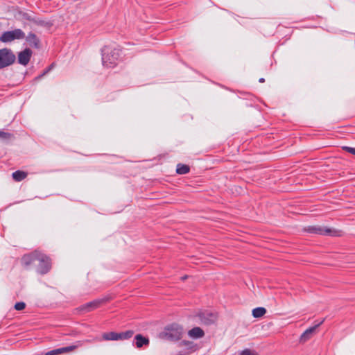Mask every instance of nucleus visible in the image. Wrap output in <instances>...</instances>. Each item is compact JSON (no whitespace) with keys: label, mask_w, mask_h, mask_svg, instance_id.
<instances>
[{"label":"nucleus","mask_w":355,"mask_h":355,"mask_svg":"<svg viewBox=\"0 0 355 355\" xmlns=\"http://www.w3.org/2000/svg\"><path fill=\"white\" fill-rule=\"evenodd\" d=\"M39 266H45V263H41L38 262L37 267H38Z\"/></svg>","instance_id":"nucleus-27"},{"label":"nucleus","mask_w":355,"mask_h":355,"mask_svg":"<svg viewBox=\"0 0 355 355\" xmlns=\"http://www.w3.org/2000/svg\"><path fill=\"white\" fill-rule=\"evenodd\" d=\"M150 343L148 338L142 336L141 334H137L135 336V344L137 348H141L143 346H148Z\"/></svg>","instance_id":"nucleus-12"},{"label":"nucleus","mask_w":355,"mask_h":355,"mask_svg":"<svg viewBox=\"0 0 355 355\" xmlns=\"http://www.w3.org/2000/svg\"><path fill=\"white\" fill-rule=\"evenodd\" d=\"M25 37V33L21 29H15L10 31H6L0 37L2 42H10L15 40H21Z\"/></svg>","instance_id":"nucleus-5"},{"label":"nucleus","mask_w":355,"mask_h":355,"mask_svg":"<svg viewBox=\"0 0 355 355\" xmlns=\"http://www.w3.org/2000/svg\"><path fill=\"white\" fill-rule=\"evenodd\" d=\"M25 307H26V304L24 302H17L15 305V309L17 311H21V310L24 309Z\"/></svg>","instance_id":"nucleus-21"},{"label":"nucleus","mask_w":355,"mask_h":355,"mask_svg":"<svg viewBox=\"0 0 355 355\" xmlns=\"http://www.w3.org/2000/svg\"><path fill=\"white\" fill-rule=\"evenodd\" d=\"M182 279H187V276L182 277Z\"/></svg>","instance_id":"nucleus-29"},{"label":"nucleus","mask_w":355,"mask_h":355,"mask_svg":"<svg viewBox=\"0 0 355 355\" xmlns=\"http://www.w3.org/2000/svg\"><path fill=\"white\" fill-rule=\"evenodd\" d=\"M324 321V319L318 322L313 327L307 329L300 336L301 342H306L311 338V336L315 333L316 329L320 327Z\"/></svg>","instance_id":"nucleus-8"},{"label":"nucleus","mask_w":355,"mask_h":355,"mask_svg":"<svg viewBox=\"0 0 355 355\" xmlns=\"http://www.w3.org/2000/svg\"><path fill=\"white\" fill-rule=\"evenodd\" d=\"M103 65L107 68H114L121 59V52L118 48L105 46L101 50Z\"/></svg>","instance_id":"nucleus-2"},{"label":"nucleus","mask_w":355,"mask_h":355,"mask_svg":"<svg viewBox=\"0 0 355 355\" xmlns=\"http://www.w3.org/2000/svg\"><path fill=\"white\" fill-rule=\"evenodd\" d=\"M118 332H107L103 334V338L105 340H118Z\"/></svg>","instance_id":"nucleus-15"},{"label":"nucleus","mask_w":355,"mask_h":355,"mask_svg":"<svg viewBox=\"0 0 355 355\" xmlns=\"http://www.w3.org/2000/svg\"><path fill=\"white\" fill-rule=\"evenodd\" d=\"M183 334V328L181 325L173 323L166 326L164 330L160 334L162 338L168 340H178Z\"/></svg>","instance_id":"nucleus-3"},{"label":"nucleus","mask_w":355,"mask_h":355,"mask_svg":"<svg viewBox=\"0 0 355 355\" xmlns=\"http://www.w3.org/2000/svg\"><path fill=\"white\" fill-rule=\"evenodd\" d=\"M266 313V309L263 307H257L252 310L254 318H261Z\"/></svg>","instance_id":"nucleus-19"},{"label":"nucleus","mask_w":355,"mask_h":355,"mask_svg":"<svg viewBox=\"0 0 355 355\" xmlns=\"http://www.w3.org/2000/svg\"><path fill=\"white\" fill-rule=\"evenodd\" d=\"M31 51L29 49H26L24 51L20 52L18 55V61L21 64L26 65L31 56Z\"/></svg>","instance_id":"nucleus-11"},{"label":"nucleus","mask_w":355,"mask_h":355,"mask_svg":"<svg viewBox=\"0 0 355 355\" xmlns=\"http://www.w3.org/2000/svg\"><path fill=\"white\" fill-rule=\"evenodd\" d=\"M342 148L345 151L355 155V148H352V147H349V146H343Z\"/></svg>","instance_id":"nucleus-22"},{"label":"nucleus","mask_w":355,"mask_h":355,"mask_svg":"<svg viewBox=\"0 0 355 355\" xmlns=\"http://www.w3.org/2000/svg\"><path fill=\"white\" fill-rule=\"evenodd\" d=\"M259 83H264L265 79L263 78H259Z\"/></svg>","instance_id":"nucleus-26"},{"label":"nucleus","mask_w":355,"mask_h":355,"mask_svg":"<svg viewBox=\"0 0 355 355\" xmlns=\"http://www.w3.org/2000/svg\"><path fill=\"white\" fill-rule=\"evenodd\" d=\"M188 336L195 339L201 338L205 336V332L200 327H196L188 331Z\"/></svg>","instance_id":"nucleus-13"},{"label":"nucleus","mask_w":355,"mask_h":355,"mask_svg":"<svg viewBox=\"0 0 355 355\" xmlns=\"http://www.w3.org/2000/svg\"><path fill=\"white\" fill-rule=\"evenodd\" d=\"M12 176L15 181L19 182L26 178L27 173L24 171H17L12 174Z\"/></svg>","instance_id":"nucleus-16"},{"label":"nucleus","mask_w":355,"mask_h":355,"mask_svg":"<svg viewBox=\"0 0 355 355\" xmlns=\"http://www.w3.org/2000/svg\"><path fill=\"white\" fill-rule=\"evenodd\" d=\"M239 355H256L253 352L249 349L243 350Z\"/></svg>","instance_id":"nucleus-23"},{"label":"nucleus","mask_w":355,"mask_h":355,"mask_svg":"<svg viewBox=\"0 0 355 355\" xmlns=\"http://www.w3.org/2000/svg\"><path fill=\"white\" fill-rule=\"evenodd\" d=\"M35 261L40 263H45V266H39L37 268V270L39 273L44 275L47 273L51 268V261L49 258L45 254L38 252L35 251L29 254H26L22 257L21 262L22 263L28 266L32 263H34Z\"/></svg>","instance_id":"nucleus-1"},{"label":"nucleus","mask_w":355,"mask_h":355,"mask_svg":"<svg viewBox=\"0 0 355 355\" xmlns=\"http://www.w3.org/2000/svg\"><path fill=\"white\" fill-rule=\"evenodd\" d=\"M111 299V297L107 295L103 297L98 298L90 302V311L94 310L105 304Z\"/></svg>","instance_id":"nucleus-10"},{"label":"nucleus","mask_w":355,"mask_h":355,"mask_svg":"<svg viewBox=\"0 0 355 355\" xmlns=\"http://www.w3.org/2000/svg\"><path fill=\"white\" fill-rule=\"evenodd\" d=\"M53 67V64H51L46 69L44 70V71L43 72V73L40 76L38 77V78L42 77L43 76L46 75V73H48Z\"/></svg>","instance_id":"nucleus-24"},{"label":"nucleus","mask_w":355,"mask_h":355,"mask_svg":"<svg viewBox=\"0 0 355 355\" xmlns=\"http://www.w3.org/2000/svg\"><path fill=\"white\" fill-rule=\"evenodd\" d=\"M190 168L188 165L178 164L177 165L176 172L178 174L184 175L187 174L189 172Z\"/></svg>","instance_id":"nucleus-17"},{"label":"nucleus","mask_w":355,"mask_h":355,"mask_svg":"<svg viewBox=\"0 0 355 355\" xmlns=\"http://www.w3.org/2000/svg\"><path fill=\"white\" fill-rule=\"evenodd\" d=\"M76 349V345H70L63 347L58 349L51 350L45 354V355H60L62 354H67L74 351Z\"/></svg>","instance_id":"nucleus-9"},{"label":"nucleus","mask_w":355,"mask_h":355,"mask_svg":"<svg viewBox=\"0 0 355 355\" xmlns=\"http://www.w3.org/2000/svg\"><path fill=\"white\" fill-rule=\"evenodd\" d=\"M304 232L310 234H315L319 235H329V236H337L338 235V231L334 229L328 227H322L320 226H308L304 228Z\"/></svg>","instance_id":"nucleus-4"},{"label":"nucleus","mask_w":355,"mask_h":355,"mask_svg":"<svg viewBox=\"0 0 355 355\" xmlns=\"http://www.w3.org/2000/svg\"><path fill=\"white\" fill-rule=\"evenodd\" d=\"M15 60V56L12 52L8 49L0 50V69L12 64Z\"/></svg>","instance_id":"nucleus-6"},{"label":"nucleus","mask_w":355,"mask_h":355,"mask_svg":"<svg viewBox=\"0 0 355 355\" xmlns=\"http://www.w3.org/2000/svg\"><path fill=\"white\" fill-rule=\"evenodd\" d=\"M26 40L34 46H37L39 43V40L34 33H29L26 37Z\"/></svg>","instance_id":"nucleus-20"},{"label":"nucleus","mask_w":355,"mask_h":355,"mask_svg":"<svg viewBox=\"0 0 355 355\" xmlns=\"http://www.w3.org/2000/svg\"><path fill=\"white\" fill-rule=\"evenodd\" d=\"M187 354H182V353L180 352V353H179V354H177V355H187Z\"/></svg>","instance_id":"nucleus-28"},{"label":"nucleus","mask_w":355,"mask_h":355,"mask_svg":"<svg viewBox=\"0 0 355 355\" xmlns=\"http://www.w3.org/2000/svg\"><path fill=\"white\" fill-rule=\"evenodd\" d=\"M134 334V331L132 330H128L124 332H120L119 333L118 336V340H128Z\"/></svg>","instance_id":"nucleus-18"},{"label":"nucleus","mask_w":355,"mask_h":355,"mask_svg":"<svg viewBox=\"0 0 355 355\" xmlns=\"http://www.w3.org/2000/svg\"><path fill=\"white\" fill-rule=\"evenodd\" d=\"M197 316L199 318L201 323L205 325L214 324L218 318L216 313L211 312L209 311H201L198 313Z\"/></svg>","instance_id":"nucleus-7"},{"label":"nucleus","mask_w":355,"mask_h":355,"mask_svg":"<svg viewBox=\"0 0 355 355\" xmlns=\"http://www.w3.org/2000/svg\"><path fill=\"white\" fill-rule=\"evenodd\" d=\"M180 345L181 346H185L187 347L188 352L184 353L187 354V355H189L190 353L195 352L197 349V345L191 341L182 340Z\"/></svg>","instance_id":"nucleus-14"},{"label":"nucleus","mask_w":355,"mask_h":355,"mask_svg":"<svg viewBox=\"0 0 355 355\" xmlns=\"http://www.w3.org/2000/svg\"><path fill=\"white\" fill-rule=\"evenodd\" d=\"M10 136L7 132L0 130V138L6 139Z\"/></svg>","instance_id":"nucleus-25"}]
</instances>
